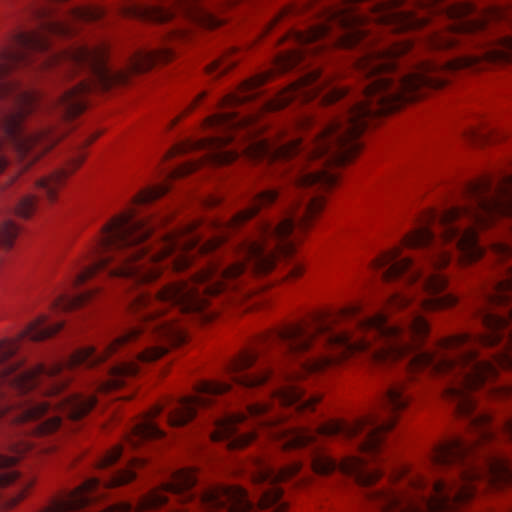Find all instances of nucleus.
<instances>
[{
  "label": "nucleus",
  "mask_w": 512,
  "mask_h": 512,
  "mask_svg": "<svg viewBox=\"0 0 512 512\" xmlns=\"http://www.w3.org/2000/svg\"><path fill=\"white\" fill-rule=\"evenodd\" d=\"M381 278L386 282L402 279L405 284H416L417 290L427 296L416 300L402 291L391 293L389 308L408 310L405 320L398 324H390L385 313L365 315L360 304H353L338 310L316 311L299 322L263 334L257 348L244 349L226 364L227 375L241 389H254L273 381L269 362L260 360L267 351L309 356L300 361L297 371L281 373V379L289 383L270 390L268 401L247 405L246 413L213 417L207 429L210 440L223 442L228 449L247 446L256 433L240 426L250 417L267 429L282 449H304L316 474L326 476L339 470L361 486L373 484L383 471L368 463L380 461L384 434L395 425L396 412L410 401L405 380L393 382L386 389L380 412L353 423L331 420L316 429L282 427L279 424L287 416L276 412V405L291 412L312 411L321 397L307 395L305 388L294 380L325 372L351 356H361L378 365L398 362L409 378L418 372L449 376L443 397L453 406L454 413L477 428L480 415L471 393L480 386V360L470 336L444 339L437 352L420 350L429 334L421 310L436 311L457 303L454 295L441 294L447 286L446 277L438 271H381Z\"/></svg>",
  "instance_id": "1"
},
{
  "label": "nucleus",
  "mask_w": 512,
  "mask_h": 512,
  "mask_svg": "<svg viewBox=\"0 0 512 512\" xmlns=\"http://www.w3.org/2000/svg\"><path fill=\"white\" fill-rule=\"evenodd\" d=\"M279 198L280 192L273 189L254 194L244 210L228 222L217 224L213 237L205 240L202 232L190 225L178 232L163 234L152 242V225L137 218L134 210L116 215L102 227L100 236L76 264L65 289L54 300L53 308L70 311L83 306L99 291L95 286L81 293L73 292L88 280L116 278L138 285L156 279L164 266L178 272L185 270L197 255L214 252L232 232Z\"/></svg>",
  "instance_id": "2"
},
{
  "label": "nucleus",
  "mask_w": 512,
  "mask_h": 512,
  "mask_svg": "<svg viewBox=\"0 0 512 512\" xmlns=\"http://www.w3.org/2000/svg\"><path fill=\"white\" fill-rule=\"evenodd\" d=\"M62 327L63 322L52 324L41 315L16 338L0 341V425L21 427V433L40 438L58 431L63 416L70 419V396L53 397L70 380V356L22 370L25 360L17 355L25 341L44 340Z\"/></svg>",
  "instance_id": "3"
},
{
  "label": "nucleus",
  "mask_w": 512,
  "mask_h": 512,
  "mask_svg": "<svg viewBox=\"0 0 512 512\" xmlns=\"http://www.w3.org/2000/svg\"><path fill=\"white\" fill-rule=\"evenodd\" d=\"M43 30L17 33L12 46L0 52V129L5 135L4 139L0 138V172L7 165L4 154L6 147L25 161V166H29L59 140V135L48 127L37 131L24 127L25 117L40 107L42 102L35 93L5 80V76L14 68L32 64L33 53L49 51L48 34L66 37L73 33L70 25L56 20L44 22Z\"/></svg>",
  "instance_id": "4"
},
{
  "label": "nucleus",
  "mask_w": 512,
  "mask_h": 512,
  "mask_svg": "<svg viewBox=\"0 0 512 512\" xmlns=\"http://www.w3.org/2000/svg\"><path fill=\"white\" fill-rule=\"evenodd\" d=\"M431 461L439 467H454L457 476L451 481L438 480L432 484L424 477L400 468L393 476L403 478L396 488L370 489L366 497L379 512H456L476 493L480 473L474 447L461 438L436 445Z\"/></svg>",
  "instance_id": "5"
},
{
  "label": "nucleus",
  "mask_w": 512,
  "mask_h": 512,
  "mask_svg": "<svg viewBox=\"0 0 512 512\" xmlns=\"http://www.w3.org/2000/svg\"><path fill=\"white\" fill-rule=\"evenodd\" d=\"M173 58L170 48L139 50L128 60L125 69L115 70L107 64L105 46H78L65 52V61L69 68L86 70L91 79L79 82L67 90L49 105L64 118H72L82 113L87 107V95L94 90H108L115 85L128 82L130 75L142 73L158 63H165Z\"/></svg>",
  "instance_id": "6"
},
{
  "label": "nucleus",
  "mask_w": 512,
  "mask_h": 512,
  "mask_svg": "<svg viewBox=\"0 0 512 512\" xmlns=\"http://www.w3.org/2000/svg\"><path fill=\"white\" fill-rule=\"evenodd\" d=\"M181 14L192 23L207 29L221 26L225 19L220 18L210 8L198 0H172L169 5H145L132 9L131 14L137 18L164 23Z\"/></svg>",
  "instance_id": "7"
},
{
  "label": "nucleus",
  "mask_w": 512,
  "mask_h": 512,
  "mask_svg": "<svg viewBox=\"0 0 512 512\" xmlns=\"http://www.w3.org/2000/svg\"><path fill=\"white\" fill-rule=\"evenodd\" d=\"M250 117H243L237 111H226L215 114L206 120L209 128L215 129L217 135L205 139L200 145L208 150V156L215 164L223 165L235 161L239 153L226 146L235 139L233 132L250 124Z\"/></svg>",
  "instance_id": "8"
},
{
  "label": "nucleus",
  "mask_w": 512,
  "mask_h": 512,
  "mask_svg": "<svg viewBox=\"0 0 512 512\" xmlns=\"http://www.w3.org/2000/svg\"><path fill=\"white\" fill-rule=\"evenodd\" d=\"M232 389L228 382L201 381L196 387V394L185 396L171 402L167 422L171 427H181L191 421L198 409L211 405L213 398L222 396Z\"/></svg>",
  "instance_id": "9"
},
{
  "label": "nucleus",
  "mask_w": 512,
  "mask_h": 512,
  "mask_svg": "<svg viewBox=\"0 0 512 512\" xmlns=\"http://www.w3.org/2000/svg\"><path fill=\"white\" fill-rule=\"evenodd\" d=\"M482 230L495 217H512V174L492 182L482 171Z\"/></svg>",
  "instance_id": "10"
},
{
  "label": "nucleus",
  "mask_w": 512,
  "mask_h": 512,
  "mask_svg": "<svg viewBox=\"0 0 512 512\" xmlns=\"http://www.w3.org/2000/svg\"><path fill=\"white\" fill-rule=\"evenodd\" d=\"M35 445L36 443L34 441L21 438L9 445V449L14 453L13 456L0 454V488L15 482L19 484L17 495L11 499V506L16 505L33 484V481L30 479H20L18 471L13 469L12 466L22 455L33 450Z\"/></svg>",
  "instance_id": "11"
},
{
  "label": "nucleus",
  "mask_w": 512,
  "mask_h": 512,
  "mask_svg": "<svg viewBox=\"0 0 512 512\" xmlns=\"http://www.w3.org/2000/svg\"><path fill=\"white\" fill-rule=\"evenodd\" d=\"M164 409L162 405H155L150 412L142 417L131 429L127 435V445L135 449L140 446L141 443L160 439L164 436V431L158 427L154 422V418L159 415Z\"/></svg>",
  "instance_id": "12"
},
{
  "label": "nucleus",
  "mask_w": 512,
  "mask_h": 512,
  "mask_svg": "<svg viewBox=\"0 0 512 512\" xmlns=\"http://www.w3.org/2000/svg\"><path fill=\"white\" fill-rule=\"evenodd\" d=\"M482 483L506 484L512 481V464L503 459H485L482 454Z\"/></svg>",
  "instance_id": "13"
},
{
  "label": "nucleus",
  "mask_w": 512,
  "mask_h": 512,
  "mask_svg": "<svg viewBox=\"0 0 512 512\" xmlns=\"http://www.w3.org/2000/svg\"><path fill=\"white\" fill-rule=\"evenodd\" d=\"M83 161V157H77L72 161L68 168L60 169L51 175L38 181V189L45 194L49 201L56 199L57 190L61 187L66 177L71 171L77 168Z\"/></svg>",
  "instance_id": "14"
},
{
  "label": "nucleus",
  "mask_w": 512,
  "mask_h": 512,
  "mask_svg": "<svg viewBox=\"0 0 512 512\" xmlns=\"http://www.w3.org/2000/svg\"><path fill=\"white\" fill-rule=\"evenodd\" d=\"M482 63L490 60H500L504 62H512V36L501 39L499 47L493 51H487L482 42Z\"/></svg>",
  "instance_id": "15"
},
{
  "label": "nucleus",
  "mask_w": 512,
  "mask_h": 512,
  "mask_svg": "<svg viewBox=\"0 0 512 512\" xmlns=\"http://www.w3.org/2000/svg\"><path fill=\"white\" fill-rule=\"evenodd\" d=\"M105 14L101 7H79L73 11V17L79 21H96Z\"/></svg>",
  "instance_id": "16"
},
{
  "label": "nucleus",
  "mask_w": 512,
  "mask_h": 512,
  "mask_svg": "<svg viewBox=\"0 0 512 512\" xmlns=\"http://www.w3.org/2000/svg\"><path fill=\"white\" fill-rule=\"evenodd\" d=\"M18 231L19 229L14 222L10 220L5 221L0 228V245L10 248L18 235Z\"/></svg>",
  "instance_id": "17"
},
{
  "label": "nucleus",
  "mask_w": 512,
  "mask_h": 512,
  "mask_svg": "<svg viewBox=\"0 0 512 512\" xmlns=\"http://www.w3.org/2000/svg\"><path fill=\"white\" fill-rule=\"evenodd\" d=\"M237 60L231 59L228 56L222 57L221 59L215 60L207 67V72L220 76L230 70L236 65Z\"/></svg>",
  "instance_id": "18"
},
{
  "label": "nucleus",
  "mask_w": 512,
  "mask_h": 512,
  "mask_svg": "<svg viewBox=\"0 0 512 512\" xmlns=\"http://www.w3.org/2000/svg\"><path fill=\"white\" fill-rule=\"evenodd\" d=\"M166 192L167 188L165 186H158L143 190L135 197V203L146 204L152 202L164 195Z\"/></svg>",
  "instance_id": "19"
},
{
  "label": "nucleus",
  "mask_w": 512,
  "mask_h": 512,
  "mask_svg": "<svg viewBox=\"0 0 512 512\" xmlns=\"http://www.w3.org/2000/svg\"><path fill=\"white\" fill-rule=\"evenodd\" d=\"M123 453L122 446H115L111 450L105 453L101 458L97 461V467L100 469H105L114 463H116Z\"/></svg>",
  "instance_id": "20"
},
{
  "label": "nucleus",
  "mask_w": 512,
  "mask_h": 512,
  "mask_svg": "<svg viewBox=\"0 0 512 512\" xmlns=\"http://www.w3.org/2000/svg\"><path fill=\"white\" fill-rule=\"evenodd\" d=\"M36 199L32 195L23 197L15 208V212L18 216L28 218L32 215L35 210Z\"/></svg>",
  "instance_id": "21"
},
{
  "label": "nucleus",
  "mask_w": 512,
  "mask_h": 512,
  "mask_svg": "<svg viewBox=\"0 0 512 512\" xmlns=\"http://www.w3.org/2000/svg\"><path fill=\"white\" fill-rule=\"evenodd\" d=\"M481 15H482V31L484 30L485 25H486L487 21L489 20V18L500 20V19L506 17L504 11H502L500 9H490V8L488 9L483 4H482Z\"/></svg>",
  "instance_id": "22"
},
{
  "label": "nucleus",
  "mask_w": 512,
  "mask_h": 512,
  "mask_svg": "<svg viewBox=\"0 0 512 512\" xmlns=\"http://www.w3.org/2000/svg\"><path fill=\"white\" fill-rule=\"evenodd\" d=\"M302 10L301 7H298V6H289L287 8H285L279 15L278 17L274 20V23L275 24L277 21H279L282 17L288 15V14H296V13H300V11Z\"/></svg>",
  "instance_id": "23"
},
{
  "label": "nucleus",
  "mask_w": 512,
  "mask_h": 512,
  "mask_svg": "<svg viewBox=\"0 0 512 512\" xmlns=\"http://www.w3.org/2000/svg\"><path fill=\"white\" fill-rule=\"evenodd\" d=\"M303 271H304V268H303L302 264H300L299 262H296L290 268L289 275L291 277H299L300 275H302Z\"/></svg>",
  "instance_id": "24"
},
{
  "label": "nucleus",
  "mask_w": 512,
  "mask_h": 512,
  "mask_svg": "<svg viewBox=\"0 0 512 512\" xmlns=\"http://www.w3.org/2000/svg\"><path fill=\"white\" fill-rule=\"evenodd\" d=\"M482 443L490 437L489 433L485 429V425L489 422V416L482 410Z\"/></svg>",
  "instance_id": "25"
},
{
  "label": "nucleus",
  "mask_w": 512,
  "mask_h": 512,
  "mask_svg": "<svg viewBox=\"0 0 512 512\" xmlns=\"http://www.w3.org/2000/svg\"><path fill=\"white\" fill-rule=\"evenodd\" d=\"M481 367H482V393L484 392V380H485V377L487 374L490 373L491 371V365L482 358V364H481Z\"/></svg>",
  "instance_id": "26"
},
{
  "label": "nucleus",
  "mask_w": 512,
  "mask_h": 512,
  "mask_svg": "<svg viewBox=\"0 0 512 512\" xmlns=\"http://www.w3.org/2000/svg\"><path fill=\"white\" fill-rule=\"evenodd\" d=\"M500 252L503 257H510L512 256V249L508 245H501Z\"/></svg>",
  "instance_id": "27"
},
{
  "label": "nucleus",
  "mask_w": 512,
  "mask_h": 512,
  "mask_svg": "<svg viewBox=\"0 0 512 512\" xmlns=\"http://www.w3.org/2000/svg\"><path fill=\"white\" fill-rule=\"evenodd\" d=\"M301 125L305 129H310L314 125V120L312 118L307 117L303 119Z\"/></svg>",
  "instance_id": "28"
},
{
  "label": "nucleus",
  "mask_w": 512,
  "mask_h": 512,
  "mask_svg": "<svg viewBox=\"0 0 512 512\" xmlns=\"http://www.w3.org/2000/svg\"><path fill=\"white\" fill-rule=\"evenodd\" d=\"M505 430L508 436L512 439V419L505 423Z\"/></svg>",
  "instance_id": "29"
},
{
  "label": "nucleus",
  "mask_w": 512,
  "mask_h": 512,
  "mask_svg": "<svg viewBox=\"0 0 512 512\" xmlns=\"http://www.w3.org/2000/svg\"><path fill=\"white\" fill-rule=\"evenodd\" d=\"M467 138L471 143L477 142V134L474 131H470L467 133Z\"/></svg>",
  "instance_id": "30"
},
{
  "label": "nucleus",
  "mask_w": 512,
  "mask_h": 512,
  "mask_svg": "<svg viewBox=\"0 0 512 512\" xmlns=\"http://www.w3.org/2000/svg\"><path fill=\"white\" fill-rule=\"evenodd\" d=\"M196 169V165L194 164H191L189 165L188 167H185V170L183 171V173H191L192 171H194Z\"/></svg>",
  "instance_id": "31"
},
{
  "label": "nucleus",
  "mask_w": 512,
  "mask_h": 512,
  "mask_svg": "<svg viewBox=\"0 0 512 512\" xmlns=\"http://www.w3.org/2000/svg\"><path fill=\"white\" fill-rule=\"evenodd\" d=\"M237 294L239 295V298L242 299V298H245L248 296V292H237Z\"/></svg>",
  "instance_id": "32"
},
{
  "label": "nucleus",
  "mask_w": 512,
  "mask_h": 512,
  "mask_svg": "<svg viewBox=\"0 0 512 512\" xmlns=\"http://www.w3.org/2000/svg\"><path fill=\"white\" fill-rule=\"evenodd\" d=\"M463 65L465 66H469L470 65V59H466L463 63Z\"/></svg>",
  "instance_id": "33"
},
{
  "label": "nucleus",
  "mask_w": 512,
  "mask_h": 512,
  "mask_svg": "<svg viewBox=\"0 0 512 512\" xmlns=\"http://www.w3.org/2000/svg\"><path fill=\"white\" fill-rule=\"evenodd\" d=\"M54 57H55L54 55H50V56H49V58H48L47 60H45V62H48V61H50V60H51V61H52V60H54Z\"/></svg>",
  "instance_id": "34"
},
{
  "label": "nucleus",
  "mask_w": 512,
  "mask_h": 512,
  "mask_svg": "<svg viewBox=\"0 0 512 512\" xmlns=\"http://www.w3.org/2000/svg\"><path fill=\"white\" fill-rule=\"evenodd\" d=\"M170 511H171V512H183V510H182V509H171Z\"/></svg>",
  "instance_id": "35"
},
{
  "label": "nucleus",
  "mask_w": 512,
  "mask_h": 512,
  "mask_svg": "<svg viewBox=\"0 0 512 512\" xmlns=\"http://www.w3.org/2000/svg\"><path fill=\"white\" fill-rule=\"evenodd\" d=\"M481 139H482V145H483V144H484V142H485V135H484V133H483V132H482Z\"/></svg>",
  "instance_id": "36"
},
{
  "label": "nucleus",
  "mask_w": 512,
  "mask_h": 512,
  "mask_svg": "<svg viewBox=\"0 0 512 512\" xmlns=\"http://www.w3.org/2000/svg\"><path fill=\"white\" fill-rule=\"evenodd\" d=\"M50 449H51V447H44V448H41L40 450L48 451V450H50Z\"/></svg>",
  "instance_id": "37"
},
{
  "label": "nucleus",
  "mask_w": 512,
  "mask_h": 512,
  "mask_svg": "<svg viewBox=\"0 0 512 512\" xmlns=\"http://www.w3.org/2000/svg\"><path fill=\"white\" fill-rule=\"evenodd\" d=\"M481 253H482V256H483V255H484V253H485V248H484V246H483V245H482Z\"/></svg>",
  "instance_id": "38"
}]
</instances>
